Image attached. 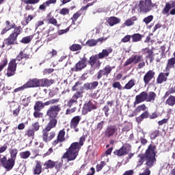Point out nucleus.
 I'll return each mask as SVG.
<instances>
[{
    "label": "nucleus",
    "mask_w": 175,
    "mask_h": 175,
    "mask_svg": "<svg viewBox=\"0 0 175 175\" xmlns=\"http://www.w3.org/2000/svg\"><path fill=\"white\" fill-rule=\"evenodd\" d=\"M155 146L150 145L145 154H139L137 157V165L142 166L144 163V161H146V165L149 167H151L152 165H154V162H155Z\"/></svg>",
    "instance_id": "1"
},
{
    "label": "nucleus",
    "mask_w": 175,
    "mask_h": 175,
    "mask_svg": "<svg viewBox=\"0 0 175 175\" xmlns=\"http://www.w3.org/2000/svg\"><path fill=\"white\" fill-rule=\"evenodd\" d=\"M85 140L84 137H81L79 142H74L69 147L66 153L62 156V159H68V161H75L79 155V148L83 146V142Z\"/></svg>",
    "instance_id": "2"
},
{
    "label": "nucleus",
    "mask_w": 175,
    "mask_h": 175,
    "mask_svg": "<svg viewBox=\"0 0 175 175\" xmlns=\"http://www.w3.org/2000/svg\"><path fill=\"white\" fill-rule=\"evenodd\" d=\"M113 53V49L108 48L107 49H103L101 53H99L98 55H92L90 57L89 64L92 67L98 62V59H103L105 57H109V54Z\"/></svg>",
    "instance_id": "3"
},
{
    "label": "nucleus",
    "mask_w": 175,
    "mask_h": 175,
    "mask_svg": "<svg viewBox=\"0 0 175 175\" xmlns=\"http://www.w3.org/2000/svg\"><path fill=\"white\" fill-rule=\"evenodd\" d=\"M23 59V57L19 53V55L16 57V59H12L8 65V72H7V76L8 77H10L11 76H14V72H16V69L17 68V61L20 62Z\"/></svg>",
    "instance_id": "4"
},
{
    "label": "nucleus",
    "mask_w": 175,
    "mask_h": 175,
    "mask_svg": "<svg viewBox=\"0 0 175 175\" xmlns=\"http://www.w3.org/2000/svg\"><path fill=\"white\" fill-rule=\"evenodd\" d=\"M40 87V79H33L24 84L23 86L14 90V92H18V91H24L25 88Z\"/></svg>",
    "instance_id": "5"
},
{
    "label": "nucleus",
    "mask_w": 175,
    "mask_h": 175,
    "mask_svg": "<svg viewBox=\"0 0 175 175\" xmlns=\"http://www.w3.org/2000/svg\"><path fill=\"white\" fill-rule=\"evenodd\" d=\"M154 8H157V5L155 3H152L151 0H145L139 2V9L141 12L147 13V12L152 10Z\"/></svg>",
    "instance_id": "6"
},
{
    "label": "nucleus",
    "mask_w": 175,
    "mask_h": 175,
    "mask_svg": "<svg viewBox=\"0 0 175 175\" xmlns=\"http://www.w3.org/2000/svg\"><path fill=\"white\" fill-rule=\"evenodd\" d=\"M59 111H61L60 105H53L46 111V116H48L49 118H57Z\"/></svg>",
    "instance_id": "7"
},
{
    "label": "nucleus",
    "mask_w": 175,
    "mask_h": 175,
    "mask_svg": "<svg viewBox=\"0 0 175 175\" xmlns=\"http://www.w3.org/2000/svg\"><path fill=\"white\" fill-rule=\"evenodd\" d=\"M0 162L3 167H4V169L6 170L7 172H9L12 170V169H13V167H14V163L16 161L13 160L12 159H9L8 160L6 157H3L0 159Z\"/></svg>",
    "instance_id": "8"
},
{
    "label": "nucleus",
    "mask_w": 175,
    "mask_h": 175,
    "mask_svg": "<svg viewBox=\"0 0 175 175\" xmlns=\"http://www.w3.org/2000/svg\"><path fill=\"white\" fill-rule=\"evenodd\" d=\"M111 70H113V67L110 66H107L102 70H100L97 73V80H100L103 76L107 77V76L111 73Z\"/></svg>",
    "instance_id": "9"
},
{
    "label": "nucleus",
    "mask_w": 175,
    "mask_h": 175,
    "mask_svg": "<svg viewBox=\"0 0 175 175\" xmlns=\"http://www.w3.org/2000/svg\"><path fill=\"white\" fill-rule=\"evenodd\" d=\"M147 96H148V93L147 92H142L139 95H137L135 96L134 106L139 105V103H142V102H147Z\"/></svg>",
    "instance_id": "10"
},
{
    "label": "nucleus",
    "mask_w": 175,
    "mask_h": 175,
    "mask_svg": "<svg viewBox=\"0 0 175 175\" xmlns=\"http://www.w3.org/2000/svg\"><path fill=\"white\" fill-rule=\"evenodd\" d=\"M96 109V105H94L92 101H89L83 105V110L82 111L83 114H87L88 111H92Z\"/></svg>",
    "instance_id": "11"
},
{
    "label": "nucleus",
    "mask_w": 175,
    "mask_h": 175,
    "mask_svg": "<svg viewBox=\"0 0 175 175\" xmlns=\"http://www.w3.org/2000/svg\"><path fill=\"white\" fill-rule=\"evenodd\" d=\"M106 40H107V38H105L102 37L97 40H94V39L89 40L87 41L86 44L90 47H93V46H96V44H98V43H99L100 44H102V43H103V42H105Z\"/></svg>",
    "instance_id": "12"
},
{
    "label": "nucleus",
    "mask_w": 175,
    "mask_h": 175,
    "mask_svg": "<svg viewBox=\"0 0 175 175\" xmlns=\"http://www.w3.org/2000/svg\"><path fill=\"white\" fill-rule=\"evenodd\" d=\"M87 67V57H84L78 63L76 64L75 69L77 72L83 70L84 68Z\"/></svg>",
    "instance_id": "13"
},
{
    "label": "nucleus",
    "mask_w": 175,
    "mask_h": 175,
    "mask_svg": "<svg viewBox=\"0 0 175 175\" xmlns=\"http://www.w3.org/2000/svg\"><path fill=\"white\" fill-rule=\"evenodd\" d=\"M49 131H46V129L43 130V135H42V139L43 141L45 142V143H47L48 142H50V140H52V139H54L55 136V132L52 131L50 133L49 135Z\"/></svg>",
    "instance_id": "14"
},
{
    "label": "nucleus",
    "mask_w": 175,
    "mask_h": 175,
    "mask_svg": "<svg viewBox=\"0 0 175 175\" xmlns=\"http://www.w3.org/2000/svg\"><path fill=\"white\" fill-rule=\"evenodd\" d=\"M154 76H155V72H154L152 70H149L146 73L144 77V83L145 85H147V84L150 83V81L154 79Z\"/></svg>",
    "instance_id": "15"
},
{
    "label": "nucleus",
    "mask_w": 175,
    "mask_h": 175,
    "mask_svg": "<svg viewBox=\"0 0 175 175\" xmlns=\"http://www.w3.org/2000/svg\"><path fill=\"white\" fill-rule=\"evenodd\" d=\"M99 85V82L94 81L91 83H86L84 84L83 87L86 91H90L92 90H96V87Z\"/></svg>",
    "instance_id": "16"
},
{
    "label": "nucleus",
    "mask_w": 175,
    "mask_h": 175,
    "mask_svg": "<svg viewBox=\"0 0 175 175\" xmlns=\"http://www.w3.org/2000/svg\"><path fill=\"white\" fill-rule=\"evenodd\" d=\"M50 120L49 122L47 124V126L45 128L46 132H50L53 128H55V126L57 125V122L58 121L55 118H49Z\"/></svg>",
    "instance_id": "17"
},
{
    "label": "nucleus",
    "mask_w": 175,
    "mask_h": 175,
    "mask_svg": "<svg viewBox=\"0 0 175 175\" xmlns=\"http://www.w3.org/2000/svg\"><path fill=\"white\" fill-rule=\"evenodd\" d=\"M16 40H17V37L11 33L10 36L4 41L2 47H5V45L10 46V44H13Z\"/></svg>",
    "instance_id": "18"
},
{
    "label": "nucleus",
    "mask_w": 175,
    "mask_h": 175,
    "mask_svg": "<svg viewBox=\"0 0 175 175\" xmlns=\"http://www.w3.org/2000/svg\"><path fill=\"white\" fill-rule=\"evenodd\" d=\"M81 120V116H77L74 117L70 123V126L71 129L77 128V126L79 125L80 121Z\"/></svg>",
    "instance_id": "19"
},
{
    "label": "nucleus",
    "mask_w": 175,
    "mask_h": 175,
    "mask_svg": "<svg viewBox=\"0 0 175 175\" xmlns=\"http://www.w3.org/2000/svg\"><path fill=\"white\" fill-rule=\"evenodd\" d=\"M117 129L114 126H109L107 128L105 135L107 137H111L116 133Z\"/></svg>",
    "instance_id": "20"
},
{
    "label": "nucleus",
    "mask_w": 175,
    "mask_h": 175,
    "mask_svg": "<svg viewBox=\"0 0 175 175\" xmlns=\"http://www.w3.org/2000/svg\"><path fill=\"white\" fill-rule=\"evenodd\" d=\"M40 86L41 87H50L53 83H54V81L53 79H40Z\"/></svg>",
    "instance_id": "21"
},
{
    "label": "nucleus",
    "mask_w": 175,
    "mask_h": 175,
    "mask_svg": "<svg viewBox=\"0 0 175 175\" xmlns=\"http://www.w3.org/2000/svg\"><path fill=\"white\" fill-rule=\"evenodd\" d=\"M121 20L117 17L111 16L107 20L108 24L113 27V25H116V24H120Z\"/></svg>",
    "instance_id": "22"
},
{
    "label": "nucleus",
    "mask_w": 175,
    "mask_h": 175,
    "mask_svg": "<svg viewBox=\"0 0 175 175\" xmlns=\"http://www.w3.org/2000/svg\"><path fill=\"white\" fill-rule=\"evenodd\" d=\"M115 155H118V157H122L124 155H126V147L122 146L119 150H116L114 151Z\"/></svg>",
    "instance_id": "23"
},
{
    "label": "nucleus",
    "mask_w": 175,
    "mask_h": 175,
    "mask_svg": "<svg viewBox=\"0 0 175 175\" xmlns=\"http://www.w3.org/2000/svg\"><path fill=\"white\" fill-rule=\"evenodd\" d=\"M175 59L172 57L167 60V66L165 68V72H169L172 68H174Z\"/></svg>",
    "instance_id": "24"
},
{
    "label": "nucleus",
    "mask_w": 175,
    "mask_h": 175,
    "mask_svg": "<svg viewBox=\"0 0 175 175\" xmlns=\"http://www.w3.org/2000/svg\"><path fill=\"white\" fill-rule=\"evenodd\" d=\"M44 103H42V101H37L34 105V110L35 111H40L42 109L44 108Z\"/></svg>",
    "instance_id": "25"
},
{
    "label": "nucleus",
    "mask_w": 175,
    "mask_h": 175,
    "mask_svg": "<svg viewBox=\"0 0 175 175\" xmlns=\"http://www.w3.org/2000/svg\"><path fill=\"white\" fill-rule=\"evenodd\" d=\"M9 151L11 157L10 159L16 161V158L17 157V153L18 152V150H17L16 148H10Z\"/></svg>",
    "instance_id": "26"
},
{
    "label": "nucleus",
    "mask_w": 175,
    "mask_h": 175,
    "mask_svg": "<svg viewBox=\"0 0 175 175\" xmlns=\"http://www.w3.org/2000/svg\"><path fill=\"white\" fill-rule=\"evenodd\" d=\"M156 98L157 94H155L154 92H150L149 94H148L146 102H154Z\"/></svg>",
    "instance_id": "27"
},
{
    "label": "nucleus",
    "mask_w": 175,
    "mask_h": 175,
    "mask_svg": "<svg viewBox=\"0 0 175 175\" xmlns=\"http://www.w3.org/2000/svg\"><path fill=\"white\" fill-rule=\"evenodd\" d=\"M136 16H133L132 18L126 20L124 25H126V27H131L133 25V24H135V21H136Z\"/></svg>",
    "instance_id": "28"
},
{
    "label": "nucleus",
    "mask_w": 175,
    "mask_h": 175,
    "mask_svg": "<svg viewBox=\"0 0 175 175\" xmlns=\"http://www.w3.org/2000/svg\"><path fill=\"white\" fill-rule=\"evenodd\" d=\"M135 85V79H131L123 88V90H131Z\"/></svg>",
    "instance_id": "29"
},
{
    "label": "nucleus",
    "mask_w": 175,
    "mask_h": 175,
    "mask_svg": "<svg viewBox=\"0 0 175 175\" xmlns=\"http://www.w3.org/2000/svg\"><path fill=\"white\" fill-rule=\"evenodd\" d=\"M166 105L168 106H174L175 105V96H170L166 100Z\"/></svg>",
    "instance_id": "30"
},
{
    "label": "nucleus",
    "mask_w": 175,
    "mask_h": 175,
    "mask_svg": "<svg viewBox=\"0 0 175 175\" xmlns=\"http://www.w3.org/2000/svg\"><path fill=\"white\" fill-rule=\"evenodd\" d=\"M22 32H23V29L21 28V26H18L14 27V32L12 34L15 36L17 38V36H18V35H21Z\"/></svg>",
    "instance_id": "31"
},
{
    "label": "nucleus",
    "mask_w": 175,
    "mask_h": 175,
    "mask_svg": "<svg viewBox=\"0 0 175 175\" xmlns=\"http://www.w3.org/2000/svg\"><path fill=\"white\" fill-rule=\"evenodd\" d=\"M45 165L48 169H53L55 166H57V162H54L51 160H49L45 163Z\"/></svg>",
    "instance_id": "32"
},
{
    "label": "nucleus",
    "mask_w": 175,
    "mask_h": 175,
    "mask_svg": "<svg viewBox=\"0 0 175 175\" xmlns=\"http://www.w3.org/2000/svg\"><path fill=\"white\" fill-rule=\"evenodd\" d=\"M59 102V98H53L44 103L45 106H50V105H55Z\"/></svg>",
    "instance_id": "33"
},
{
    "label": "nucleus",
    "mask_w": 175,
    "mask_h": 175,
    "mask_svg": "<svg viewBox=\"0 0 175 175\" xmlns=\"http://www.w3.org/2000/svg\"><path fill=\"white\" fill-rule=\"evenodd\" d=\"M31 155V152L29 151H25V152H21L20 153V157L22 159H28Z\"/></svg>",
    "instance_id": "34"
},
{
    "label": "nucleus",
    "mask_w": 175,
    "mask_h": 175,
    "mask_svg": "<svg viewBox=\"0 0 175 175\" xmlns=\"http://www.w3.org/2000/svg\"><path fill=\"white\" fill-rule=\"evenodd\" d=\"M40 173H42V165H40V163H38L36 165L33 174H40Z\"/></svg>",
    "instance_id": "35"
},
{
    "label": "nucleus",
    "mask_w": 175,
    "mask_h": 175,
    "mask_svg": "<svg viewBox=\"0 0 175 175\" xmlns=\"http://www.w3.org/2000/svg\"><path fill=\"white\" fill-rule=\"evenodd\" d=\"M167 78L166 77H165V74L164 73H161L159 75V77L157 78V83L158 84H162L163 81H166Z\"/></svg>",
    "instance_id": "36"
},
{
    "label": "nucleus",
    "mask_w": 175,
    "mask_h": 175,
    "mask_svg": "<svg viewBox=\"0 0 175 175\" xmlns=\"http://www.w3.org/2000/svg\"><path fill=\"white\" fill-rule=\"evenodd\" d=\"M32 39H33V36H28L24 37L21 40V43H24L25 44H27V43H29V42H31Z\"/></svg>",
    "instance_id": "37"
},
{
    "label": "nucleus",
    "mask_w": 175,
    "mask_h": 175,
    "mask_svg": "<svg viewBox=\"0 0 175 175\" xmlns=\"http://www.w3.org/2000/svg\"><path fill=\"white\" fill-rule=\"evenodd\" d=\"M131 38L133 39V42H140V40H142V36L139 33H135L131 36Z\"/></svg>",
    "instance_id": "38"
},
{
    "label": "nucleus",
    "mask_w": 175,
    "mask_h": 175,
    "mask_svg": "<svg viewBox=\"0 0 175 175\" xmlns=\"http://www.w3.org/2000/svg\"><path fill=\"white\" fill-rule=\"evenodd\" d=\"M81 49V45L79 44H74L71 46H70V50L71 51H79Z\"/></svg>",
    "instance_id": "39"
},
{
    "label": "nucleus",
    "mask_w": 175,
    "mask_h": 175,
    "mask_svg": "<svg viewBox=\"0 0 175 175\" xmlns=\"http://www.w3.org/2000/svg\"><path fill=\"white\" fill-rule=\"evenodd\" d=\"M57 139L59 142H62L65 140V131H60L57 136Z\"/></svg>",
    "instance_id": "40"
},
{
    "label": "nucleus",
    "mask_w": 175,
    "mask_h": 175,
    "mask_svg": "<svg viewBox=\"0 0 175 175\" xmlns=\"http://www.w3.org/2000/svg\"><path fill=\"white\" fill-rule=\"evenodd\" d=\"M170 9H172V6L170 5V3H167L164 9L162 10L163 14H167V13L170 12Z\"/></svg>",
    "instance_id": "41"
},
{
    "label": "nucleus",
    "mask_w": 175,
    "mask_h": 175,
    "mask_svg": "<svg viewBox=\"0 0 175 175\" xmlns=\"http://www.w3.org/2000/svg\"><path fill=\"white\" fill-rule=\"evenodd\" d=\"M152 20H154V16L152 15H150V16H148L147 17H145L144 19H143V21L144 23H145V24L148 25L150 24V23L151 21H152Z\"/></svg>",
    "instance_id": "42"
},
{
    "label": "nucleus",
    "mask_w": 175,
    "mask_h": 175,
    "mask_svg": "<svg viewBox=\"0 0 175 175\" xmlns=\"http://www.w3.org/2000/svg\"><path fill=\"white\" fill-rule=\"evenodd\" d=\"M147 109V107H146V105H139L135 109V111L136 113H140V111H144Z\"/></svg>",
    "instance_id": "43"
},
{
    "label": "nucleus",
    "mask_w": 175,
    "mask_h": 175,
    "mask_svg": "<svg viewBox=\"0 0 175 175\" xmlns=\"http://www.w3.org/2000/svg\"><path fill=\"white\" fill-rule=\"evenodd\" d=\"M134 58V64H139L141 61H143V56L135 55L133 56Z\"/></svg>",
    "instance_id": "44"
},
{
    "label": "nucleus",
    "mask_w": 175,
    "mask_h": 175,
    "mask_svg": "<svg viewBox=\"0 0 175 175\" xmlns=\"http://www.w3.org/2000/svg\"><path fill=\"white\" fill-rule=\"evenodd\" d=\"M76 105H77V100L75 98L72 97L68 102V106H69V107H72V106H75Z\"/></svg>",
    "instance_id": "45"
},
{
    "label": "nucleus",
    "mask_w": 175,
    "mask_h": 175,
    "mask_svg": "<svg viewBox=\"0 0 175 175\" xmlns=\"http://www.w3.org/2000/svg\"><path fill=\"white\" fill-rule=\"evenodd\" d=\"M8 65V59L6 57H4L3 59L1 64L0 65V72L3 70V68Z\"/></svg>",
    "instance_id": "46"
},
{
    "label": "nucleus",
    "mask_w": 175,
    "mask_h": 175,
    "mask_svg": "<svg viewBox=\"0 0 175 175\" xmlns=\"http://www.w3.org/2000/svg\"><path fill=\"white\" fill-rule=\"evenodd\" d=\"M106 165V163L105 161H101L100 164H98L96 165V171L100 172L102 169H103V166Z\"/></svg>",
    "instance_id": "47"
},
{
    "label": "nucleus",
    "mask_w": 175,
    "mask_h": 175,
    "mask_svg": "<svg viewBox=\"0 0 175 175\" xmlns=\"http://www.w3.org/2000/svg\"><path fill=\"white\" fill-rule=\"evenodd\" d=\"M73 98H75L77 100V99H80L81 98H83V92H77L73 96Z\"/></svg>",
    "instance_id": "48"
},
{
    "label": "nucleus",
    "mask_w": 175,
    "mask_h": 175,
    "mask_svg": "<svg viewBox=\"0 0 175 175\" xmlns=\"http://www.w3.org/2000/svg\"><path fill=\"white\" fill-rule=\"evenodd\" d=\"M39 1L40 0H26L25 3H26V5H35L38 3Z\"/></svg>",
    "instance_id": "49"
},
{
    "label": "nucleus",
    "mask_w": 175,
    "mask_h": 175,
    "mask_svg": "<svg viewBox=\"0 0 175 175\" xmlns=\"http://www.w3.org/2000/svg\"><path fill=\"white\" fill-rule=\"evenodd\" d=\"M112 87L113 88H118V90H122V85H121V83H120V82H114L113 84H112Z\"/></svg>",
    "instance_id": "50"
},
{
    "label": "nucleus",
    "mask_w": 175,
    "mask_h": 175,
    "mask_svg": "<svg viewBox=\"0 0 175 175\" xmlns=\"http://www.w3.org/2000/svg\"><path fill=\"white\" fill-rule=\"evenodd\" d=\"M158 136H159V131H156L151 133L150 139H152V140H154V139H157V137H158Z\"/></svg>",
    "instance_id": "51"
},
{
    "label": "nucleus",
    "mask_w": 175,
    "mask_h": 175,
    "mask_svg": "<svg viewBox=\"0 0 175 175\" xmlns=\"http://www.w3.org/2000/svg\"><path fill=\"white\" fill-rule=\"evenodd\" d=\"M49 24H53V25H55L56 27H59V25L57 24V19L54 18H51L49 19Z\"/></svg>",
    "instance_id": "52"
},
{
    "label": "nucleus",
    "mask_w": 175,
    "mask_h": 175,
    "mask_svg": "<svg viewBox=\"0 0 175 175\" xmlns=\"http://www.w3.org/2000/svg\"><path fill=\"white\" fill-rule=\"evenodd\" d=\"M40 111H35L33 112V117L35 118H41V117H43V113L39 112Z\"/></svg>",
    "instance_id": "53"
},
{
    "label": "nucleus",
    "mask_w": 175,
    "mask_h": 175,
    "mask_svg": "<svg viewBox=\"0 0 175 175\" xmlns=\"http://www.w3.org/2000/svg\"><path fill=\"white\" fill-rule=\"evenodd\" d=\"M135 62V59L133 56L130 57L127 61L124 63L125 66H128V65H131V64Z\"/></svg>",
    "instance_id": "54"
},
{
    "label": "nucleus",
    "mask_w": 175,
    "mask_h": 175,
    "mask_svg": "<svg viewBox=\"0 0 175 175\" xmlns=\"http://www.w3.org/2000/svg\"><path fill=\"white\" fill-rule=\"evenodd\" d=\"M5 25H6L5 28H8L9 31L10 29H12V28H14V27H16V24L14 23H13L12 25H10V22H9V21H7L5 22Z\"/></svg>",
    "instance_id": "55"
},
{
    "label": "nucleus",
    "mask_w": 175,
    "mask_h": 175,
    "mask_svg": "<svg viewBox=\"0 0 175 175\" xmlns=\"http://www.w3.org/2000/svg\"><path fill=\"white\" fill-rule=\"evenodd\" d=\"M60 14L63 16H66V14H69V9L68 8H63L59 12Z\"/></svg>",
    "instance_id": "56"
},
{
    "label": "nucleus",
    "mask_w": 175,
    "mask_h": 175,
    "mask_svg": "<svg viewBox=\"0 0 175 175\" xmlns=\"http://www.w3.org/2000/svg\"><path fill=\"white\" fill-rule=\"evenodd\" d=\"M131 38H132L131 36L127 35L124 38H123L121 41L123 43H126L127 42H129L131 40Z\"/></svg>",
    "instance_id": "57"
},
{
    "label": "nucleus",
    "mask_w": 175,
    "mask_h": 175,
    "mask_svg": "<svg viewBox=\"0 0 175 175\" xmlns=\"http://www.w3.org/2000/svg\"><path fill=\"white\" fill-rule=\"evenodd\" d=\"M54 72V68H46L44 70V75H50Z\"/></svg>",
    "instance_id": "58"
},
{
    "label": "nucleus",
    "mask_w": 175,
    "mask_h": 175,
    "mask_svg": "<svg viewBox=\"0 0 175 175\" xmlns=\"http://www.w3.org/2000/svg\"><path fill=\"white\" fill-rule=\"evenodd\" d=\"M103 125H105V122L104 121H101L97 125V130L98 131H102V129H103Z\"/></svg>",
    "instance_id": "59"
},
{
    "label": "nucleus",
    "mask_w": 175,
    "mask_h": 175,
    "mask_svg": "<svg viewBox=\"0 0 175 175\" xmlns=\"http://www.w3.org/2000/svg\"><path fill=\"white\" fill-rule=\"evenodd\" d=\"M75 111H76V107L72 109H68L66 114H72V113H75Z\"/></svg>",
    "instance_id": "60"
},
{
    "label": "nucleus",
    "mask_w": 175,
    "mask_h": 175,
    "mask_svg": "<svg viewBox=\"0 0 175 175\" xmlns=\"http://www.w3.org/2000/svg\"><path fill=\"white\" fill-rule=\"evenodd\" d=\"M33 128L34 131H39V128H40V126L39 125V122H36L33 124Z\"/></svg>",
    "instance_id": "61"
},
{
    "label": "nucleus",
    "mask_w": 175,
    "mask_h": 175,
    "mask_svg": "<svg viewBox=\"0 0 175 175\" xmlns=\"http://www.w3.org/2000/svg\"><path fill=\"white\" fill-rule=\"evenodd\" d=\"M141 116H142V118L144 120V118H148L150 113L148 112V111H146Z\"/></svg>",
    "instance_id": "62"
},
{
    "label": "nucleus",
    "mask_w": 175,
    "mask_h": 175,
    "mask_svg": "<svg viewBox=\"0 0 175 175\" xmlns=\"http://www.w3.org/2000/svg\"><path fill=\"white\" fill-rule=\"evenodd\" d=\"M67 32H69V27H68L66 29H62L59 31V35H64V33H66Z\"/></svg>",
    "instance_id": "63"
},
{
    "label": "nucleus",
    "mask_w": 175,
    "mask_h": 175,
    "mask_svg": "<svg viewBox=\"0 0 175 175\" xmlns=\"http://www.w3.org/2000/svg\"><path fill=\"white\" fill-rule=\"evenodd\" d=\"M167 119H166V118H164V119H163L162 120H159V122H158V124H159V125H163V124H167Z\"/></svg>",
    "instance_id": "64"
}]
</instances>
